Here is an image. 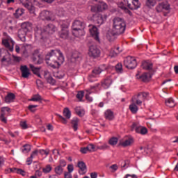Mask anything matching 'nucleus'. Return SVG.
Here are the masks:
<instances>
[{
	"mask_svg": "<svg viewBox=\"0 0 178 178\" xmlns=\"http://www.w3.org/2000/svg\"><path fill=\"white\" fill-rule=\"evenodd\" d=\"M105 118L107 120H113L115 119V115H113V111L111 110H107L104 113Z\"/></svg>",
	"mask_w": 178,
	"mask_h": 178,
	"instance_id": "nucleus-24",
	"label": "nucleus"
},
{
	"mask_svg": "<svg viewBox=\"0 0 178 178\" xmlns=\"http://www.w3.org/2000/svg\"><path fill=\"white\" fill-rule=\"evenodd\" d=\"M74 111H75L76 115H78V116L83 117V116H84V115H86V111H84V110H83V109H81L80 107H76L74 108Z\"/></svg>",
	"mask_w": 178,
	"mask_h": 178,
	"instance_id": "nucleus-35",
	"label": "nucleus"
},
{
	"mask_svg": "<svg viewBox=\"0 0 178 178\" xmlns=\"http://www.w3.org/2000/svg\"><path fill=\"white\" fill-rule=\"evenodd\" d=\"M39 152L41 155H49V149H46V150H44V149H40L39 150Z\"/></svg>",
	"mask_w": 178,
	"mask_h": 178,
	"instance_id": "nucleus-54",
	"label": "nucleus"
},
{
	"mask_svg": "<svg viewBox=\"0 0 178 178\" xmlns=\"http://www.w3.org/2000/svg\"><path fill=\"white\" fill-rule=\"evenodd\" d=\"M67 170H68V173H72V172L74 170V168L73 167L72 164H69L67 165Z\"/></svg>",
	"mask_w": 178,
	"mask_h": 178,
	"instance_id": "nucleus-57",
	"label": "nucleus"
},
{
	"mask_svg": "<svg viewBox=\"0 0 178 178\" xmlns=\"http://www.w3.org/2000/svg\"><path fill=\"white\" fill-rule=\"evenodd\" d=\"M71 123L72 124V127H73L74 131H77V129H78V126H79V118H74L72 120Z\"/></svg>",
	"mask_w": 178,
	"mask_h": 178,
	"instance_id": "nucleus-32",
	"label": "nucleus"
},
{
	"mask_svg": "<svg viewBox=\"0 0 178 178\" xmlns=\"http://www.w3.org/2000/svg\"><path fill=\"white\" fill-rule=\"evenodd\" d=\"M20 126L22 129H28L29 127L27 126V122L26 121H21L20 122Z\"/></svg>",
	"mask_w": 178,
	"mask_h": 178,
	"instance_id": "nucleus-51",
	"label": "nucleus"
},
{
	"mask_svg": "<svg viewBox=\"0 0 178 178\" xmlns=\"http://www.w3.org/2000/svg\"><path fill=\"white\" fill-rule=\"evenodd\" d=\"M54 77L58 79H63V77H65V73L62 72H57L54 74Z\"/></svg>",
	"mask_w": 178,
	"mask_h": 178,
	"instance_id": "nucleus-46",
	"label": "nucleus"
},
{
	"mask_svg": "<svg viewBox=\"0 0 178 178\" xmlns=\"http://www.w3.org/2000/svg\"><path fill=\"white\" fill-rule=\"evenodd\" d=\"M106 69H108V67L106 66H105V65H103L100 67L95 68L92 70V74H100V73H102V72H104V70H106Z\"/></svg>",
	"mask_w": 178,
	"mask_h": 178,
	"instance_id": "nucleus-20",
	"label": "nucleus"
},
{
	"mask_svg": "<svg viewBox=\"0 0 178 178\" xmlns=\"http://www.w3.org/2000/svg\"><path fill=\"white\" fill-rule=\"evenodd\" d=\"M54 172L56 175L60 176V175L63 173V168L60 167V165H58L54 168Z\"/></svg>",
	"mask_w": 178,
	"mask_h": 178,
	"instance_id": "nucleus-41",
	"label": "nucleus"
},
{
	"mask_svg": "<svg viewBox=\"0 0 178 178\" xmlns=\"http://www.w3.org/2000/svg\"><path fill=\"white\" fill-rule=\"evenodd\" d=\"M29 67L31 72H33V74H35L36 76H38V77H41V74H40V70H41V67H35L33 64H30Z\"/></svg>",
	"mask_w": 178,
	"mask_h": 178,
	"instance_id": "nucleus-21",
	"label": "nucleus"
},
{
	"mask_svg": "<svg viewBox=\"0 0 178 178\" xmlns=\"http://www.w3.org/2000/svg\"><path fill=\"white\" fill-rule=\"evenodd\" d=\"M151 77H152V75L151 74V73L145 72L142 75L138 76L137 79H138L141 81H143L144 83H147L149 81V80L151 79Z\"/></svg>",
	"mask_w": 178,
	"mask_h": 178,
	"instance_id": "nucleus-16",
	"label": "nucleus"
},
{
	"mask_svg": "<svg viewBox=\"0 0 178 178\" xmlns=\"http://www.w3.org/2000/svg\"><path fill=\"white\" fill-rule=\"evenodd\" d=\"M38 105H29L28 109L31 111V112H35V109L34 108H37Z\"/></svg>",
	"mask_w": 178,
	"mask_h": 178,
	"instance_id": "nucleus-58",
	"label": "nucleus"
},
{
	"mask_svg": "<svg viewBox=\"0 0 178 178\" xmlns=\"http://www.w3.org/2000/svg\"><path fill=\"white\" fill-rule=\"evenodd\" d=\"M90 11L92 13H98V12H101L99 10V8L98 7V6H91V8H90Z\"/></svg>",
	"mask_w": 178,
	"mask_h": 178,
	"instance_id": "nucleus-48",
	"label": "nucleus"
},
{
	"mask_svg": "<svg viewBox=\"0 0 178 178\" xmlns=\"http://www.w3.org/2000/svg\"><path fill=\"white\" fill-rule=\"evenodd\" d=\"M110 169H112V172H116V170H118V165H112L111 166H110Z\"/></svg>",
	"mask_w": 178,
	"mask_h": 178,
	"instance_id": "nucleus-63",
	"label": "nucleus"
},
{
	"mask_svg": "<svg viewBox=\"0 0 178 178\" xmlns=\"http://www.w3.org/2000/svg\"><path fill=\"white\" fill-rule=\"evenodd\" d=\"M165 105L166 106H168V108H175V106H176V103L173 99L169 98L165 99Z\"/></svg>",
	"mask_w": 178,
	"mask_h": 178,
	"instance_id": "nucleus-27",
	"label": "nucleus"
},
{
	"mask_svg": "<svg viewBox=\"0 0 178 178\" xmlns=\"http://www.w3.org/2000/svg\"><path fill=\"white\" fill-rule=\"evenodd\" d=\"M58 29L56 26L52 24H49L42 29H38L35 33V37L39 38L40 40H45L48 38L49 35H52Z\"/></svg>",
	"mask_w": 178,
	"mask_h": 178,
	"instance_id": "nucleus-2",
	"label": "nucleus"
},
{
	"mask_svg": "<svg viewBox=\"0 0 178 178\" xmlns=\"http://www.w3.org/2000/svg\"><path fill=\"white\" fill-rule=\"evenodd\" d=\"M0 120H1L3 123H7L8 120H6V118H5V113H1L0 115Z\"/></svg>",
	"mask_w": 178,
	"mask_h": 178,
	"instance_id": "nucleus-53",
	"label": "nucleus"
},
{
	"mask_svg": "<svg viewBox=\"0 0 178 178\" xmlns=\"http://www.w3.org/2000/svg\"><path fill=\"white\" fill-rule=\"evenodd\" d=\"M72 59L77 60V59H81V54L79 51H74L72 55Z\"/></svg>",
	"mask_w": 178,
	"mask_h": 178,
	"instance_id": "nucleus-40",
	"label": "nucleus"
},
{
	"mask_svg": "<svg viewBox=\"0 0 178 178\" xmlns=\"http://www.w3.org/2000/svg\"><path fill=\"white\" fill-rule=\"evenodd\" d=\"M40 16L42 20H47L48 22L55 20V15H54L52 12L49 10H43L41 13Z\"/></svg>",
	"mask_w": 178,
	"mask_h": 178,
	"instance_id": "nucleus-10",
	"label": "nucleus"
},
{
	"mask_svg": "<svg viewBox=\"0 0 178 178\" xmlns=\"http://www.w3.org/2000/svg\"><path fill=\"white\" fill-rule=\"evenodd\" d=\"M111 84H112V79L111 78H107L102 82V86L104 88L106 89L108 87H111Z\"/></svg>",
	"mask_w": 178,
	"mask_h": 178,
	"instance_id": "nucleus-28",
	"label": "nucleus"
},
{
	"mask_svg": "<svg viewBox=\"0 0 178 178\" xmlns=\"http://www.w3.org/2000/svg\"><path fill=\"white\" fill-rule=\"evenodd\" d=\"M125 2V5H127L128 8L131 10H137L141 6V3L138 0H132L131 3L129 0H123Z\"/></svg>",
	"mask_w": 178,
	"mask_h": 178,
	"instance_id": "nucleus-9",
	"label": "nucleus"
},
{
	"mask_svg": "<svg viewBox=\"0 0 178 178\" xmlns=\"http://www.w3.org/2000/svg\"><path fill=\"white\" fill-rule=\"evenodd\" d=\"M32 60L35 65H41V63H42V58H41V54H40L38 50H35L33 51Z\"/></svg>",
	"mask_w": 178,
	"mask_h": 178,
	"instance_id": "nucleus-12",
	"label": "nucleus"
},
{
	"mask_svg": "<svg viewBox=\"0 0 178 178\" xmlns=\"http://www.w3.org/2000/svg\"><path fill=\"white\" fill-rule=\"evenodd\" d=\"M118 138L113 137L109 140L108 143L110 145H116V144H118Z\"/></svg>",
	"mask_w": 178,
	"mask_h": 178,
	"instance_id": "nucleus-47",
	"label": "nucleus"
},
{
	"mask_svg": "<svg viewBox=\"0 0 178 178\" xmlns=\"http://www.w3.org/2000/svg\"><path fill=\"white\" fill-rule=\"evenodd\" d=\"M155 5H156L155 0H146V6H147V8H154Z\"/></svg>",
	"mask_w": 178,
	"mask_h": 178,
	"instance_id": "nucleus-36",
	"label": "nucleus"
},
{
	"mask_svg": "<svg viewBox=\"0 0 178 178\" xmlns=\"http://www.w3.org/2000/svg\"><path fill=\"white\" fill-rule=\"evenodd\" d=\"M99 10L100 12H102V10H106L108 9V4L105 2H101L99 5H98Z\"/></svg>",
	"mask_w": 178,
	"mask_h": 178,
	"instance_id": "nucleus-37",
	"label": "nucleus"
},
{
	"mask_svg": "<svg viewBox=\"0 0 178 178\" xmlns=\"http://www.w3.org/2000/svg\"><path fill=\"white\" fill-rule=\"evenodd\" d=\"M26 35H27V32L22 29H19L18 31V37L23 42L26 41Z\"/></svg>",
	"mask_w": 178,
	"mask_h": 178,
	"instance_id": "nucleus-26",
	"label": "nucleus"
},
{
	"mask_svg": "<svg viewBox=\"0 0 178 178\" xmlns=\"http://www.w3.org/2000/svg\"><path fill=\"white\" fill-rule=\"evenodd\" d=\"M131 101L132 104L129 105V110L132 113L136 114L138 112V106L136 104V100H134V99H132Z\"/></svg>",
	"mask_w": 178,
	"mask_h": 178,
	"instance_id": "nucleus-19",
	"label": "nucleus"
},
{
	"mask_svg": "<svg viewBox=\"0 0 178 178\" xmlns=\"http://www.w3.org/2000/svg\"><path fill=\"white\" fill-rule=\"evenodd\" d=\"M20 71L22 72V77L24 79H29L30 74H31V73H30V70L27 67V65H21Z\"/></svg>",
	"mask_w": 178,
	"mask_h": 178,
	"instance_id": "nucleus-13",
	"label": "nucleus"
},
{
	"mask_svg": "<svg viewBox=\"0 0 178 178\" xmlns=\"http://www.w3.org/2000/svg\"><path fill=\"white\" fill-rule=\"evenodd\" d=\"M44 79H46L49 84H51V86H55L56 81L54 79V78L52 77V76H51V74L49 72H44Z\"/></svg>",
	"mask_w": 178,
	"mask_h": 178,
	"instance_id": "nucleus-18",
	"label": "nucleus"
},
{
	"mask_svg": "<svg viewBox=\"0 0 178 178\" xmlns=\"http://www.w3.org/2000/svg\"><path fill=\"white\" fill-rule=\"evenodd\" d=\"M2 43L4 45V47H6V48H9L10 47V44H9V41H8V40L6 39L3 40Z\"/></svg>",
	"mask_w": 178,
	"mask_h": 178,
	"instance_id": "nucleus-55",
	"label": "nucleus"
},
{
	"mask_svg": "<svg viewBox=\"0 0 178 178\" xmlns=\"http://www.w3.org/2000/svg\"><path fill=\"white\" fill-rule=\"evenodd\" d=\"M124 66H125L127 69H136V67H137V60H136L134 57L128 56L124 59Z\"/></svg>",
	"mask_w": 178,
	"mask_h": 178,
	"instance_id": "nucleus-5",
	"label": "nucleus"
},
{
	"mask_svg": "<svg viewBox=\"0 0 178 178\" xmlns=\"http://www.w3.org/2000/svg\"><path fill=\"white\" fill-rule=\"evenodd\" d=\"M52 170V166L51 165H47L44 168H42L43 173H49Z\"/></svg>",
	"mask_w": 178,
	"mask_h": 178,
	"instance_id": "nucleus-45",
	"label": "nucleus"
},
{
	"mask_svg": "<svg viewBox=\"0 0 178 178\" xmlns=\"http://www.w3.org/2000/svg\"><path fill=\"white\" fill-rule=\"evenodd\" d=\"M88 55L91 58H98L101 55V50L97 46L91 45L89 47Z\"/></svg>",
	"mask_w": 178,
	"mask_h": 178,
	"instance_id": "nucleus-8",
	"label": "nucleus"
},
{
	"mask_svg": "<svg viewBox=\"0 0 178 178\" xmlns=\"http://www.w3.org/2000/svg\"><path fill=\"white\" fill-rule=\"evenodd\" d=\"M23 6L24 8H26L31 13L32 15H35V7L34 6H32L31 3H23Z\"/></svg>",
	"mask_w": 178,
	"mask_h": 178,
	"instance_id": "nucleus-22",
	"label": "nucleus"
},
{
	"mask_svg": "<svg viewBox=\"0 0 178 178\" xmlns=\"http://www.w3.org/2000/svg\"><path fill=\"white\" fill-rule=\"evenodd\" d=\"M133 128L136 127L135 130L136 133H139V134L145 135L148 133V129L143 127H137V124L134 123L132 124Z\"/></svg>",
	"mask_w": 178,
	"mask_h": 178,
	"instance_id": "nucleus-15",
	"label": "nucleus"
},
{
	"mask_svg": "<svg viewBox=\"0 0 178 178\" xmlns=\"http://www.w3.org/2000/svg\"><path fill=\"white\" fill-rule=\"evenodd\" d=\"M42 99V97H41V95L39 94L34 95L31 99H30V101H33L34 102H40Z\"/></svg>",
	"mask_w": 178,
	"mask_h": 178,
	"instance_id": "nucleus-38",
	"label": "nucleus"
},
{
	"mask_svg": "<svg viewBox=\"0 0 178 178\" xmlns=\"http://www.w3.org/2000/svg\"><path fill=\"white\" fill-rule=\"evenodd\" d=\"M78 168H79V173L81 175H86L87 173V165L83 161H79L77 164Z\"/></svg>",
	"mask_w": 178,
	"mask_h": 178,
	"instance_id": "nucleus-14",
	"label": "nucleus"
},
{
	"mask_svg": "<svg viewBox=\"0 0 178 178\" xmlns=\"http://www.w3.org/2000/svg\"><path fill=\"white\" fill-rule=\"evenodd\" d=\"M92 17L97 24H99V26H101V24H104V17H102V15L96 13L92 15Z\"/></svg>",
	"mask_w": 178,
	"mask_h": 178,
	"instance_id": "nucleus-17",
	"label": "nucleus"
},
{
	"mask_svg": "<svg viewBox=\"0 0 178 178\" xmlns=\"http://www.w3.org/2000/svg\"><path fill=\"white\" fill-rule=\"evenodd\" d=\"M90 94H92V92L90 90H87L86 93V98L89 102H92V97H90Z\"/></svg>",
	"mask_w": 178,
	"mask_h": 178,
	"instance_id": "nucleus-43",
	"label": "nucleus"
},
{
	"mask_svg": "<svg viewBox=\"0 0 178 178\" xmlns=\"http://www.w3.org/2000/svg\"><path fill=\"white\" fill-rule=\"evenodd\" d=\"M118 6L119 8H120V9H122V10H124L127 8L126 7L127 6V4H126V3L124 1V3L123 2L120 3L118 4Z\"/></svg>",
	"mask_w": 178,
	"mask_h": 178,
	"instance_id": "nucleus-52",
	"label": "nucleus"
},
{
	"mask_svg": "<svg viewBox=\"0 0 178 178\" xmlns=\"http://www.w3.org/2000/svg\"><path fill=\"white\" fill-rule=\"evenodd\" d=\"M141 67L143 68L145 70H152V63L143 62L141 65Z\"/></svg>",
	"mask_w": 178,
	"mask_h": 178,
	"instance_id": "nucleus-34",
	"label": "nucleus"
},
{
	"mask_svg": "<svg viewBox=\"0 0 178 178\" xmlns=\"http://www.w3.org/2000/svg\"><path fill=\"white\" fill-rule=\"evenodd\" d=\"M45 61L47 65L56 69L65 62V58L60 50L54 49L47 53L45 56Z\"/></svg>",
	"mask_w": 178,
	"mask_h": 178,
	"instance_id": "nucleus-1",
	"label": "nucleus"
},
{
	"mask_svg": "<svg viewBox=\"0 0 178 178\" xmlns=\"http://www.w3.org/2000/svg\"><path fill=\"white\" fill-rule=\"evenodd\" d=\"M63 116H65V118H66V119H70V118L72 116V112L70 111L69 108L65 107L63 110Z\"/></svg>",
	"mask_w": 178,
	"mask_h": 178,
	"instance_id": "nucleus-33",
	"label": "nucleus"
},
{
	"mask_svg": "<svg viewBox=\"0 0 178 178\" xmlns=\"http://www.w3.org/2000/svg\"><path fill=\"white\" fill-rule=\"evenodd\" d=\"M89 31L90 35H92V38H94V40L97 41V42H101V40L99 39V32L98 31V28H97V26H92V28L89 29Z\"/></svg>",
	"mask_w": 178,
	"mask_h": 178,
	"instance_id": "nucleus-11",
	"label": "nucleus"
},
{
	"mask_svg": "<svg viewBox=\"0 0 178 178\" xmlns=\"http://www.w3.org/2000/svg\"><path fill=\"white\" fill-rule=\"evenodd\" d=\"M95 145L94 144H89V152H95Z\"/></svg>",
	"mask_w": 178,
	"mask_h": 178,
	"instance_id": "nucleus-56",
	"label": "nucleus"
},
{
	"mask_svg": "<svg viewBox=\"0 0 178 178\" xmlns=\"http://www.w3.org/2000/svg\"><path fill=\"white\" fill-rule=\"evenodd\" d=\"M23 148L22 152H24V154H27L31 151V145L29 144L24 145Z\"/></svg>",
	"mask_w": 178,
	"mask_h": 178,
	"instance_id": "nucleus-39",
	"label": "nucleus"
},
{
	"mask_svg": "<svg viewBox=\"0 0 178 178\" xmlns=\"http://www.w3.org/2000/svg\"><path fill=\"white\" fill-rule=\"evenodd\" d=\"M126 178H137V175H129V174H127V175H126Z\"/></svg>",
	"mask_w": 178,
	"mask_h": 178,
	"instance_id": "nucleus-64",
	"label": "nucleus"
},
{
	"mask_svg": "<svg viewBox=\"0 0 178 178\" xmlns=\"http://www.w3.org/2000/svg\"><path fill=\"white\" fill-rule=\"evenodd\" d=\"M61 30L58 33L60 38L67 40L69 38V26L67 24H63L60 25Z\"/></svg>",
	"mask_w": 178,
	"mask_h": 178,
	"instance_id": "nucleus-7",
	"label": "nucleus"
},
{
	"mask_svg": "<svg viewBox=\"0 0 178 178\" xmlns=\"http://www.w3.org/2000/svg\"><path fill=\"white\" fill-rule=\"evenodd\" d=\"M16 98V96L13 93H8L5 97V102L6 104H10V102H13Z\"/></svg>",
	"mask_w": 178,
	"mask_h": 178,
	"instance_id": "nucleus-23",
	"label": "nucleus"
},
{
	"mask_svg": "<svg viewBox=\"0 0 178 178\" xmlns=\"http://www.w3.org/2000/svg\"><path fill=\"white\" fill-rule=\"evenodd\" d=\"M72 29L76 37H80L83 35V29H86V22L76 19L73 22Z\"/></svg>",
	"mask_w": 178,
	"mask_h": 178,
	"instance_id": "nucleus-4",
	"label": "nucleus"
},
{
	"mask_svg": "<svg viewBox=\"0 0 178 178\" xmlns=\"http://www.w3.org/2000/svg\"><path fill=\"white\" fill-rule=\"evenodd\" d=\"M31 29V26H30L29 23L24 22V23H22V24L21 26L20 30H23V31L29 33V31H30Z\"/></svg>",
	"mask_w": 178,
	"mask_h": 178,
	"instance_id": "nucleus-30",
	"label": "nucleus"
},
{
	"mask_svg": "<svg viewBox=\"0 0 178 178\" xmlns=\"http://www.w3.org/2000/svg\"><path fill=\"white\" fill-rule=\"evenodd\" d=\"M115 70L117 73H122L123 66L122 65V63H118L115 65Z\"/></svg>",
	"mask_w": 178,
	"mask_h": 178,
	"instance_id": "nucleus-44",
	"label": "nucleus"
},
{
	"mask_svg": "<svg viewBox=\"0 0 178 178\" xmlns=\"http://www.w3.org/2000/svg\"><path fill=\"white\" fill-rule=\"evenodd\" d=\"M163 10V7L162 6V3H160L156 7V10L158 12V13H161L162 10Z\"/></svg>",
	"mask_w": 178,
	"mask_h": 178,
	"instance_id": "nucleus-50",
	"label": "nucleus"
},
{
	"mask_svg": "<svg viewBox=\"0 0 178 178\" xmlns=\"http://www.w3.org/2000/svg\"><path fill=\"white\" fill-rule=\"evenodd\" d=\"M149 95V93L145 92H141L138 94V95L134 96L132 97V99H134L135 103L138 105L139 106H141L143 104V102H145V99H147V97Z\"/></svg>",
	"mask_w": 178,
	"mask_h": 178,
	"instance_id": "nucleus-6",
	"label": "nucleus"
},
{
	"mask_svg": "<svg viewBox=\"0 0 178 178\" xmlns=\"http://www.w3.org/2000/svg\"><path fill=\"white\" fill-rule=\"evenodd\" d=\"M83 97H84V91H79L76 94V98L81 101L83 99Z\"/></svg>",
	"mask_w": 178,
	"mask_h": 178,
	"instance_id": "nucleus-49",
	"label": "nucleus"
},
{
	"mask_svg": "<svg viewBox=\"0 0 178 178\" xmlns=\"http://www.w3.org/2000/svg\"><path fill=\"white\" fill-rule=\"evenodd\" d=\"M33 155H31V156L26 159L27 165H31V163H33Z\"/></svg>",
	"mask_w": 178,
	"mask_h": 178,
	"instance_id": "nucleus-62",
	"label": "nucleus"
},
{
	"mask_svg": "<svg viewBox=\"0 0 178 178\" xmlns=\"http://www.w3.org/2000/svg\"><path fill=\"white\" fill-rule=\"evenodd\" d=\"M24 14V9L23 8H17L15 10V13L13 14L15 19H19L20 16H22Z\"/></svg>",
	"mask_w": 178,
	"mask_h": 178,
	"instance_id": "nucleus-29",
	"label": "nucleus"
},
{
	"mask_svg": "<svg viewBox=\"0 0 178 178\" xmlns=\"http://www.w3.org/2000/svg\"><path fill=\"white\" fill-rule=\"evenodd\" d=\"M126 31V22L120 17H115L113 19L112 35H120Z\"/></svg>",
	"mask_w": 178,
	"mask_h": 178,
	"instance_id": "nucleus-3",
	"label": "nucleus"
},
{
	"mask_svg": "<svg viewBox=\"0 0 178 178\" xmlns=\"http://www.w3.org/2000/svg\"><path fill=\"white\" fill-rule=\"evenodd\" d=\"M161 5L163 6V10H170V4L168 1L162 2Z\"/></svg>",
	"mask_w": 178,
	"mask_h": 178,
	"instance_id": "nucleus-42",
	"label": "nucleus"
},
{
	"mask_svg": "<svg viewBox=\"0 0 178 178\" xmlns=\"http://www.w3.org/2000/svg\"><path fill=\"white\" fill-rule=\"evenodd\" d=\"M9 170L10 172L17 173V175H21L22 176H24L26 175V171L20 168H10Z\"/></svg>",
	"mask_w": 178,
	"mask_h": 178,
	"instance_id": "nucleus-25",
	"label": "nucleus"
},
{
	"mask_svg": "<svg viewBox=\"0 0 178 178\" xmlns=\"http://www.w3.org/2000/svg\"><path fill=\"white\" fill-rule=\"evenodd\" d=\"M13 58L14 62H16L17 63H19V62H20V60H22V58H20L19 56H16L15 55H13Z\"/></svg>",
	"mask_w": 178,
	"mask_h": 178,
	"instance_id": "nucleus-60",
	"label": "nucleus"
},
{
	"mask_svg": "<svg viewBox=\"0 0 178 178\" xmlns=\"http://www.w3.org/2000/svg\"><path fill=\"white\" fill-rule=\"evenodd\" d=\"M108 148H109V146L106 144H104L100 147H97V149H108Z\"/></svg>",
	"mask_w": 178,
	"mask_h": 178,
	"instance_id": "nucleus-59",
	"label": "nucleus"
},
{
	"mask_svg": "<svg viewBox=\"0 0 178 178\" xmlns=\"http://www.w3.org/2000/svg\"><path fill=\"white\" fill-rule=\"evenodd\" d=\"M58 166L61 168H65V166H66V161L63 159L60 160V164Z\"/></svg>",
	"mask_w": 178,
	"mask_h": 178,
	"instance_id": "nucleus-61",
	"label": "nucleus"
},
{
	"mask_svg": "<svg viewBox=\"0 0 178 178\" xmlns=\"http://www.w3.org/2000/svg\"><path fill=\"white\" fill-rule=\"evenodd\" d=\"M133 143H134V139H133V138H129L124 142L121 143V145H122V147H129Z\"/></svg>",
	"mask_w": 178,
	"mask_h": 178,
	"instance_id": "nucleus-31",
	"label": "nucleus"
}]
</instances>
